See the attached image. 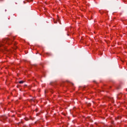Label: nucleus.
<instances>
[{"mask_svg":"<svg viewBox=\"0 0 127 127\" xmlns=\"http://www.w3.org/2000/svg\"><path fill=\"white\" fill-rule=\"evenodd\" d=\"M19 84H23V83H24V81H20L19 82Z\"/></svg>","mask_w":127,"mask_h":127,"instance_id":"f257e3e1","label":"nucleus"},{"mask_svg":"<svg viewBox=\"0 0 127 127\" xmlns=\"http://www.w3.org/2000/svg\"><path fill=\"white\" fill-rule=\"evenodd\" d=\"M1 46H3V44H2L1 43H0V47Z\"/></svg>","mask_w":127,"mask_h":127,"instance_id":"f03ea898","label":"nucleus"},{"mask_svg":"<svg viewBox=\"0 0 127 127\" xmlns=\"http://www.w3.org/2000/svg\"><path fill=\"white\" fill-rule=\"evenodd\" d=\"M8 40H9L6 39L5 40V42H7L8 41Z\"/></svg>","mask_w":127,"mask_h":127,"instance_id":"7ed1b4c3","label":"nucleus"},{"mask_svg":"<svg viewBox=\"0 0 127 127\" xmlns=\"http://www.w3.org/2000/svg\"><path fill=\"white\" fill-rule=\"evenodd\" d=\"M54 23H57V22H56V21H54Z\"/></svg>","mask_w":127,"mask_h":127,"instance_id":"20e7f679","label":"nucleus"},{"mask_svg":"<svg viewBox=\"0 0 127 127\" xmlns=\"http://www.w3.org/2000/svg\"><path fill=\"white\" fill-rule=\"evenodd\" d=\"M59 22H60L59 21Z\"/></svg>","mask_w":127,"mask_h":127,"instance_id":"39448f33","label":"nucleus"},{"mask_svg":"<svg viewBox=\"0 0 127 127\" xmlns=\"http://www.w3.org/2000/svg\"><path fill=\"white\" fill-rule=\"evenodd\" d=\"M45 93H46V91H45Z\"/></svg>","mask_w":127,"mask_h":127,"instance_id":"423d86ee","label":"nucleus"}]
</instances>
